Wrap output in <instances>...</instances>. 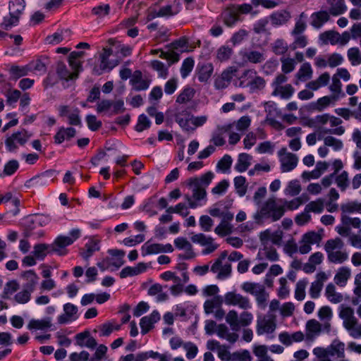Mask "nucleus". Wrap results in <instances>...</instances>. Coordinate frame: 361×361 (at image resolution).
<instances>
[{
	"instance_id": "nucleus-62",
	"label": "nucleus",
	"mask_w": 361,
	"mask_h": 361,
	"mask_svg": "<svg viewBox=\"0 0 361 361\" xmlns=\"http://www.w3.org/2000/svg\"><path fill=\"white\" fill-rule=\"evenodd\" d=\"M301 191V186L300 183L297 180H293L289 182L287 188H286L285 192L286 195L290 196H296Z\"/></svg>"
},
{
	"instance_id": "nucleus-34",
	"label": "nucleus",
	"mask_w": 361,
	"mask_h": 361,
	"mask_svg": "<svg viewBox=\"0 0 361 361\" xmlns=\"http://www.w3.org/2000/svg\"><path fill=\"white\" fill-rule=\"evenodd\" d=\"M195 90L189 86H186L178 94L176 102L179 104H185L190 101L195 96Z\"/></svg>"
},
{
	"instance_id": "nucleus-30",
	"label": "nucleus",
	"mask_w": 361,
	"mask_h": 361,
	"mask_svg": "<svg viewBox=\"0 0 361 361\" xmlns=\"http://www.w3.org/2000/svg\"><path fill=\"white\" fill-rule=\"evenodd\" d=\"M241 288L243 291L255 296L264 290L265 287L264 285L258 283L244 282L241 285Z\"/></svg>"
},
{
	"instance_id": "nucleus-51",
	"label": "nucleus",
	"mask_w": 361,
	"mask_h": 361,
	"mask_svg": "<svg viewBox=\"0 0 361 361\" xmlns=\"http://www.w3.org/2000/svg\"><path fill=\"white\" fill-rule=\"evenodd\" d=\"M335 182L341 191H345L349 185L348 173L343 171L335 177Z\"/></svg>"
},
{
	"instance_id": "nucleus-43",
	"label": "nucleus",
	"mask_w": 361,
	"mask_h": 361,
	"mask_svg": "<svg viewBox=\"0 0 361 361\" xmlns=\"http://www.w3.org/2000/svg\"><path fill=\"white\" fill-rule=\"evenodd\" d=\"M246 179L244 176H240L234 178V186L236 192L239 196L243 197L246 194L247 185Z\"/></svg>"
},
{
	"instance_id": "nucleus-39",
	"label": "nucleus",
	"mask_w": 361,
	"mask_h": 361,
	"mask_svg": "<svg viewBox=\"0 0 361 361\" xmlns=\"http://www.w3.org/2000/svg\"><path fill=\"white\" fill-rule=\"evenodd\" d=\"M243 59L252 63H259L265 60L264 54L258 51L245 52L243 55Z\"/></svg>"
},
{
	"instance_id": "nucleus-18",
	"label": "nucleus",
	"mask_w": 361,
	"mask_h": 361,
	"mask_svg": "<svg viewBox=\"0 0 361 361\" xmlns=\"http://www.w3.org/2000/svg\"><path fill=\"white\" fill-rule=\"evenodd\" d=\"M190 113L185 109L175 114V121L184 130H194V128L190 126Z\"/></svg>"
},
{
	"instance_id": "nucleus-48",
	"label": "nucleus",
	"mask_w": 361,
	"mask_h": 361,
	"mask_svg": "<svg viewBox=\"0 0 361 361\" xmlns=\"http://www.w3.org/2000/svg\"><path fill=\"white\" fill-rule=\"evenodd\" d=\"M233 54V49L228 45L220 47L216 51V58L220 61L228 60Z\"/></svg>"
},
{
	"instance_id": "nucleus-31",
	"label": "nucleus",
	"mask_w": 361,
	"mask_h": 361,
	"mask_svg": "<svg viewBox=\"0 0 361 361\" xmlns=\"http://www.w3.org/2000/svg\"><path fill=\"white\" fill-rule=\"evenodd\" d=\"M223 300L221 296H214L210 300H207L204 303V310L206 314H209L213 313L214 310L220 307L222 305Z\"/></svg>"
},
{
	"instance_id": "nucleus-38",
	"label": "nucleus",
	"mask_w": 361,
	"mask_h": 361,
	"mask_svg": "<svg viewBox=\"0 0 361 361\" xmlns=\"http://www.w3.org/2000/svg\"><path fill=\"white\" fill-rule=\"evenodd\" d=\"M338 99V96L332 94L331 96H324L318 99L317 102L316 109L319 111H323L325 108L329 106L331 103H334Z\"/></svg>"
},
{
	"instance_id": "nucleus-61",
	"label": "nucleus",
	"mask_w": 361,
	"mask_h": 361,
	"mask_svg": "<svg viewBox=\"0 0 361 361\" xmlns=\"http://www.w3.org/2000/svg\"><path fill=\"white\" fill-rule=\"evenodd\" d=\"M18 168L19 164L17 160H10L5 164L3 173L1 174V176H11L18 170Z\"/></svg>"
},
{
	"instance_id": "nucleus-40",
	"label": "nucleus",
	"mask_w": 361,
	"mask_h": 361,
	"mask_svg": "<svg viewBox=\"0 0 361 361\" xmlns=\"http://www.w3.org/2000/svg\"><path fill=\"white\" fill-rule=\"evenodd\" d=\"M324 200L321 198L317 199L315 201H312L306 205L305 212L307 213H322L324 210Z\"/></svg>"
},
{
	"instance_id": "nucleus-32",
	"label": "nucleus",
	"mask_w": 361,
	"mask_h": 361,
	"mask_svg": "<svg viewBox=\"0 0 361 361\" xmlns=\"http://www.w3.org/2000/svg\"><path fill=\"white\" fill-rule=\"evenodd\" d=\"M311 17L312 19L311 25L317 29L320 28L329 19V14L326 11L314 13Z\"/></svg>"
},
{
	"instance_id": "nucleus-45",
	"label": "nucleus",
	"mask_w": 361,
	"mask_h": 361,
	"mask_svg": "<svg viewBox=\"0 0 361 361\" xmlns=\"http://www.w3.org/2000/svg\"><path fill=\"white\" fill-rule=\"evenodd\" d=\"M341 209L342 211V214L354 213V212H360L361 213V203H358L357 202H350L346 204H343L341 206Z\"/></svg>"
},
{
	"instance_id": "nucleus-29",
	"label": "nucleus",
	"mask_w": 361,
	"mask_h": 361,
	"mask_svg": "<svg viewBox=\"0 0 361 361\" xmlns=\"http://www.w3.org/2000/svg\"><path fill=\"white\" fill-rule=\"evenodd\" d=\"M252 157L246 153L239 154L235 169L240 173L245 171L250 166Z\"/></svg>"
},
{
	"instance_id": "nucleus-24",
	"label": "nucleus",
	"mask_w": 361,
	"mask_h": 361,
	"mask_svg": "<svg viewBox=\"0 0 361 361\" xmlns=\"http://www.w3.org/2000/svg\"><path fill=\"white\" fill-rule=\"evenodd\" d=\"M76 130L73 128H61L54 135V141L56 144L62 143L65 140H70L75 137Z\"/></svg>"
},
{
	"instance_id": "nucleus-9",
	"label": "nucleus",
	"mask_w": 361,
	"mask_h": 361,
	"mask_svg": "<svg viewBox=\"0 0 361 361\" xmlns=\"http://www.w3.org/2000/svg\"><path fill=\"white\" fill-rule=\"evenodd\" d=\"M276 327L275 317L267 314L259 317L257 321V333L258 335L273 333Z\"/></svg>"
},
{
	"instance_id": "nucleus-25",
	"label": "nucleus",
	"mask_w": 361,
	"mask_h": 361,
	"mask_svg": "<svg viewBox=\"0 0 361 361\" xmlns=\"http://www.w3.org/2000/svg\"><path fill=\"white\" fill-rule=\"evenodd\" d=\"M294 92L295 90L293 87L290 84H287L286 85L275 87L271 94L273 96H279L283 99H288L293 96Z\"/></svg>"
},
{
	"instance_id": "nucleus-54",
	"label": "nucleus",
	"mask_w": 361,
	"mask_h": 361,
	"mask_svg": "<svg viewBox=\"0 0 361 361\" xmlns=\"http://www.w3.org/2000/svg\"><path fill=\"white\" fill-rule=\"evenodd\" d=\"M18 288L19 284L16 281H10L6 283L1 297L4 299H8L9 296L17 291Z\"/></svg>"
},
{
	"instance_id": "nucleus-10",
	"label": "nucleus",
	"mask_w": 361,
	"mask_h": 361,
	"mask_svg": "<svg viewBox=\"0 0 361 361\" xmlns=\"http://www.w3.org/2000/svg\"><path fill=\"white\" fill-rule=\"evenodd\" d=\"M99 250L100 240L94 238H90L85 244L84 247L80 249L79 255L84 260L88 261L94 253Z\"/></svg>"
},
{
	"instance_id": "nucleus-37",
	"label": "nucleus",
	"mask_w": 361,
	"mask_h": 361,
	"mask_svg": "<svg viewBox=\"0 0 361 361\" xmlns=\"http://www.w3.org/2000/svg\"><path fill=\"white\" fill-rule=\"evenodd\" d=\"M162 244L147 241L142 246V252L143 255L158 254L162 252Z\"/></svg>"
},
{
	"instance_id": "nucleus-8",
	"label": "nucleus",
	"mask_w": 361,
	"mask_h": 361,
	"mask_svg": "<svg viewBox=\"0 0 361 361\" xmlns=\"http://www.w3.org/2000/svg\"><path fill=\"white\" fill-rule=\"evenodd\" d=\"M224 302L228 305L237 306L242 310L250 309V299L235 291L228 292L224 295Z\"/></svg>"
},
{
	"instance_id": "nucleus-59",
	"label": "nucleus",
	"mask_w": 361,
	"mask_h": 361,
	"mask_svg": "<svg viewBox=\"0 0 361 361\" xmlns=\"http://www.w3.org/2000/svg\"><path fill=\"white\" fill-rule=\"evenodd\" d=\"M45 184V176L44 173L39 176H34L25 183V186L27 188H39L43 187Z\"/></svg>"
},
{
	"instance_id": "nucleus-21",
	"label": "nucleus",
	"mask_w": 361,
	"mask_h": 361,
	"mask_svg": "<svg viewBox=\"0 0 361 361\" xmlns=\"http://www.w3.org/2000/svg\"><path fill=\"white\" fill-rule=\"evenodd\" d=\"M43 219L44 216L41 214L30 215L23 219V224L27 229L32 231L37 227L42 226Z\"/></svg>"
},
{
	"instance_id": "nucleus-3",
	"label": "nucleus",
	"mask_w": 361,
	"mask_h": 361,
	"mask_svg": "<svg viewBox=\"0 0 361 361\" xmlns=\"http://www.w3.org/2000/svg\"><path fill=\"white\" fill-rule=\"evenodd\" d=\"M214 177V173L208 171L200 178H190L188 180V185L192 189L193 201L199 203L200 201L206 199V188L211 183Z\"/></svg>"
},
{
	"instance_id": "nucleus-36",
	"label": "nucleus",
	"mask_w": 361,
	"mask_h": 361,
	"mask_svg": "<svg viewBox=\"0 0 361 361\" xmlns=\"http://www.w3.org/2000/svg\"><path fill=\"white\" fill-rule=\"evenodd\" d=\"M350 276V269L347 267H342L338 270L334 277L335 283L340 286H344Z\"/></svg>"
},
{
	"instance_id": "nucleus-49",
	"label": "nucleus",
	"mask_w": 361,
	"mask_h": 361,
	"mask_svg": "<svg viewBox=\"0 0 361 361\" xmlns=\"http://www.w3.org/2000/svg\"><path fill=\"white\" fill-rule=\"evenodd\" d=\"M343 242L339 238H336L335 239H331L326 241L324 249L326 253L331 252L332 251L338 250H341L343 247Z\"/></svg>"
},
{
	"instance_id": "nucleus-1",
	"label": "nucleus",
	"mask_w": 361,
	"mask_h": 361,
	"mask_svg": "<svg viewBox=\"0 0 361 361\" xmlns=\"http://www.w3.org/2000/svg\"><path fill=\"white\" fill-rule=\"evenodd\" d=\"M283 200L272 196L263 202L255 215V219H269L271 221L279 220L285 213Z\"/></svg>"
},
{
	"instance_id": "nucleus-41",
	"label": "nucleus",
	"mask_w": 361,
	"mask_h": 361,
	"mask_svg": "<svg viewBox=\"0 0 361 361\" xmlns=\"http://www.w3.org/2000/svg\"><path fill=\"white\" fill-rule=\"evenodd\" d=\"M308 283V281L306 279H303L297 282L295 290V298L301 301L305 298V288Z\"/></svg>"
},
{
	"instance_id": "nucleus-42",
	"label": "nucleus",
	"mask_w": 361,
	"mask_h": 361,
	"mask_svg": "<svg viewBox=\"0 0 361 361\" xmlns=\"http://www.w3.org/2000/svg\"><path fill=\"white\" fill-rule=\"evenodd\" d=\"M111 7L108 4H103L94 6L92 9V14L96 16L97 18H103L110 13Z\"/></svg>"
},
{
	"instance_id": "nucleus-52",
	"label": "nucleus",
	"mask_w": 361,
	"mask_h": 361,
	"mask_svg": "<svg viewBox=\"0 0 361 361\" xmlns=\"http://www.w3.org/2000/svg\"><path fill=\"white\" fill-rule=\"evenodd\" d=\"M271 49L275 54L282 55L288 51V47L283 39H279L271 44Z\"/></svg>"
},
{
	"instance_id": "nucleus-19",
	"label": "nucleus",
	"mask_w": 361,
	"mask_h": 361,
	"mask_svg": "<svg viewBox=\"0 0 361 361\" xmlns=\"http://www.w3.org/2000/svg\"><path fill=\"white\" fill-rule=\"evenodd\" d=\"M113 50L111 48H104L102 53L100 54V69L102 71H111L116 65L117 63L109 61V57L112 55Z\"/></svg>"
},
{
	"instance_id": "nucleus-12",
	"label": "nucleus",
	"mask_w": 361,
	"mask_h": 361,
	"mask_svg": "<svg viewBox=\"0 0 361 361\" xmlns=\"http://www.w3.org/2000/svg\"><path fill=\"white\" fill-rule=\"evenodd\" d=\"M150 82L151 80L143 78L142 73L140 71H135L130 80V84L135 91L147 90L149 87Z\"/></svg>"
},
{
	"instance_id": "nucleus-35",
	"label": "nucleus",
	"mask_w": 361,
	"mask_h": 361,
	"mask_svg": "<svg viewBox=\"0 0 361 361\" xmlns=\"http://www.w3.org/2000/svg\"><path fill=\"white\" fill-rule=\"evenodd\" d=\"M330 4L329 12L333 16L341 15L347 9L344 0H330Z\"/></svg>"
},
{
	"instance_id": "nucleus-26",
	"label": "nucleus",
	"mask_w": 361,
	"mask_h": 361,
	"mask_svg": "<svg viewBox=\"0 0 361 361\" xmlns=\"http://www.w3.org/2000/svg\"><path fill=\"white\" fill-rule=\"evenodd\" d=\"M308 200L309 197L307 194H302L300 197H295L290 201L283 200L282 204L284 205L285 209L286 207L289 210H295L297 209L301 204L307 202Z\"/></svg>"
},
{
	"instance_id": "nucleus-33",
	"label": "nucleus",
	"mask_w": 361,
	"mask_h": 361,
	"mask_svg": "<svg viewBox=\"0 0 361 361\" xmlns=\"http://www.w3.org/2000/svg\"><path fill=\"white\" fill-rule=\"evenodd\" d=\"M327 256L329 261L335 264H341L348 257V253L341 250L329 252L327 253Z\"/></svg>"
},
{
	"instance_id": "nucleus-4",
	"label": "nucleus",
	"mask_w": 361,
	"mask_h": 361,
	"mask_svg": "<svg viewBox=\"0 0 361 361\" xmlns=\"http://www.w3.org/2000/svg\"><path fill=\"white\" fill-rule=\"evenodd\" d=\"M313 353L317 358L314 361H332L330 357L334 356L338 358H344L345 357V344L338 339H334L326 348H314Z\"/></svg>"
},
{
	"instance_id": "nucleus-53",
	"label": "nucleus",
	"mask_w": 361,
	"mask_h": 361,
	"mask_svg": "<svg viewBox=\"0 0 361 361\" xmlns=\"http://www.w3.org/2000/svg\"><path fill=\"white\" fill-rule=\"evenodd\" d=\"M338 32L334 31H326L319 35L320 40L325 44L329 42L331 44L338 43Z\"/></svg>"
},
{
	"instance_id": "nucleus-27",
	"label": "nucleus",
	"mask_w": 361,
	"mask_h": 361,
	"mask_svg": "<svg viewBox=\"0 0 361 361\" xmlns=\"http://www.w3.org/2000/svg\"><path fill=\"white\" fill-rule=\"evenodd\" d=\"M325 295L332 303L337 304L343 301L341 293L336 291V286L333 283H329L326 287Z\"/></svg>"
},
{
	"instance_id": "nucleus-44",
	"label": "nucleus",
	"mask_w": 361,
	"mask_h": 361,
	"mask_svg": "<svg viewBox=\"0 0 361 361\" xmlns=\"http://www.w3.org/2000/svg\"><path fill=\"white\" fill-rule=\"evenodd\" d=\"M348 59L353 66L361 64V54L359 48L352 47L348 50Z\"/></svg>"
},
{
	"instance_id": "nucleus-14",
	"label": "nucleus",
	"mask_w": 361,
	"mask_h": 361,
	"mask_svg": "<svg viewBox=\"0 0 361 361\" xmlns=\"http://www.w3.org/2000/svg\"><path fill=\"white\" fill-rule=\"evenodd\" d=\"M54 72L61 78V80L68 81L78 78V73L70 72L64 61L59 60L54 67Z\"/></svg>"
},
{
	"instance_id": "nucleus-28",
	"label": "nucleus",
	"mask_w": 361,
	"mask_h": 361,
	"mask_svg": "<svg viewBox=\"0 0 361 361\" xmlns=\"http://www.w3.org/2000/svg\"><path fill=\"white\" fill-rule=\"evenodd\" d=\"M330 80V75L328 73H322L317 80L309 82L307 87L312 90H317L322 87L328 85Z\"/></svg>"
},
{
	"instance_id": "nucleus-50",
	"label": "nucleus",
	"mask_w": 361,
	"mask_h": 361,
	"mask_svg": "<svg viewBox=\"0 0 361 361\" xmlns=\"http://www.w3.org/2000/svg\"><path fill=\"white\" fill-rule=\"evenodd\" d=\"M312 75V69L309 63H304L298 71L296 76L299 80H305L310 78Z\"/></svg>"
},
{
	"instance_id": "nucleus-11",
	"label": "nucleus",
	"mask_w": 361,
	"mask_h": 361,
	"mask_svg": "<svg viewBox=\"0 0 361 361\" xmlns=\"http://www.w3.org/2000/svg\"><path fill=\"white\" fill-rule=\"evenodd\" d=\"M231 264L226 263L223 264V262L220 259H216L211 267V271L217 274V279L220 280L225 279L230 276L231 274Z\"/></svg>"
},
{
	"instance_id": "nucleus-2",
	"label": "nucleus",
	"mask_w": 361,
	"mask_h": 361,
	"mask_svg": "<svg viewBox=\"0 0 361 361\" xmlns=\"http://www.w3.org/2000/svg\"><path fill=\"white\" fill-rule=\"evenodd\" d=\"M80 236L81 231L79 228L71 230L68 235H59L51 244L47 245V254L54 253L59 256L66 255L68 252L66 247L71 245Z\"/></svg>"
},
{
	"instance_id": "nucleus-58",
	"label": "nucleus",
	"mask_w": 361,
	"mask_h": 361,
	"mask_svg": "<svg viewBox=\"0 0 361 361\" xmlns=\"http://www.w3.org/2000/svg\"><path fill=\"white\" fill-rule=\"evenodd\" d=\"M176 13L172 11V6L167 5L161 7L159 11H153L150 13L149 16L151 18H155L159 17H168L175 15Z\"/></svg>"
},
{
	"instance_id": "nucleus-13",
	"label": "nucleus",
	"mask_w": 361,
	"mask_h": 361,
	"mask_svg": "<svg viewBox=\"0 0 361 361\" xmlns=\"http://www.w3.org/2000/svg\"><path fill=\"white\" fill-rule=\"evenodd\" d=\"M214 71L212 63H199L196 68V75L201 82H207Z\"/></svg>"
},
{
	"instance_id": "nucleus-22",
	"label": "nucleus",
	"mask_w": 361,
	"mask_h": 361,
	"mask_svg": "<svg viewBox=\"0 0 361 361\" xmlns=\"http://www.w3.org/2000/svg\"><path fill=\"white\" fill-rule=\"evenodd\" d=\"M10 74V79L18 80V78L27 75L30 72V68L27 65L20 66L17 65H12L8 70Z\"/></svg>"
},
{
	"instance_id": "nucleus-23",
	"label": "nucleus",
	"mask_w": 361,
	"mask_h": 361,
	"mask_svg": "<svg viewBox=\"0 0 361 361\" xmlns=\"http://www.w3.org/2000/svg\"><path fill=\"white\" fill-rule=\"evenodd\" d=\"M291 18L290 13L283 10L275 12L270 16V20L274 25H281L286 23Z\"/></svg>"
},
{
	"instance_id": "nucleus-6",
	"label": "nucleus",
	"mask_w": 361,
	"mask_h": 361,
	"mask_svg": "<svg viewBox=\"0 0 361 361\" xmlns=\"http://www.w3.org/2000/svg\"><path fill=\"white\" fill-rule=\"evenodd\" d=\"M31 136L25 129L18 130L8 137L5 140L6 148L8 152H14L17 148V144L25 145Z\"/></svg>"
},
{
	"instance_id": "nucleus-20",
	"label": "nucleus",
	"mask_w": 361,
	"mask_h": 361,
	"mask_svg": "<svg viewBox=\"0 0 361 361\" xmlns=\"http://www.w3.org/2000/svg\"><path fill=\"white\" fill-rule=\"evenodd\" d=\"M21 278L25 281L23 287L28 288L30 290H34L35 285L38 283V276L33 270L23 271L20 274Z\"/></svg>"
},
{
	"instance_id": "nucleus-60",
	"label": "nucleus",
	"mask_w": 361,
	"mask_h": 361,
	"mask_svg": "<svg viewBox=\"0 0 361 361\" xmlns=\"http://www.w3.org/2000/svg\"><path fill=\"white\" fill-rule=\"evenodd\" d=\"M265 80L260 76H255L248 83L247 86L250 87L252 92L257 90H262L265 87Z\"/></svg>"
},
{
	"instance_id": "nucleus-56",
	"label": "nucleus",
	"mask_w": 361,
	"mask_h": 361,
	"mask_svg": "<svg viewBox=\"0 0 361 361\" xmlns=\"http://www.w3.org/2000/svg\"><path fill=\"white\" fill-rule=\"evenodd\" d=\"M194 64L195 61L191 57H188L183 61L180 68V75L183 78H185L187 76H188V75L193 69Z\"/></svg>"
},
{
	"instance_id": "nucleus-57",
	"label": "nucleus",
	"mask_w": 361,
	"mask_h": 361,
	"mask_svg": "<svg viewBox=\"0 0 361 361\" xmlns=\"http://www.w3.org/2000/svg\"><path fill=\"white\" fill-rule=\"evenodd\" d=\"M325 146L331 147L334 151H339L343 147V142L333 136H327L324 138Z\"/></svg>"
},
{
	"instance_id": "nucleus-63",
	"label": "nucleus",
	"mask_w": 361,
	"mask_h": 361,
	"mask_svg": "<svg viewBox=\"0 0 361 361\" xmlns=\"http://www.w3.org/2000/svg\"><path fill=\"white\" fill-rule=\"evenodd\" d=\"M32 290H30L28 288H24L20 292H18L14 296V300L16 302L20 304H25L30 301V295Z\"/></svg>"
},
{
	"instance_id": "nucleus-17",
	"label": "nucleus",
	"mask_w": 361,
	"mask_h": 361,
	"mask_svg": "<svg viewBox=\"0 0 361 361\" xmlns=\"http://www.w3.org/2000/svg\"><path fill=\"white\" fill-rule=\"evenodd\" d=\"M317 279L312 283L310 288V297L313 299L318 298L323 288V283L327 277L324 272H320L317 274Z\"/></svg>"
},
{
	"instance_id": "nucleus-47",
	"label": "nucleus",
	"mask_w": 361,
	"mask_h": 361,
	"mask_svg": "<svg viewBox=\"0 0 361 361\" xmlns=\"http://www.w3.org/2000/svg\"><path fill=\"white\" fill-rule=\"evenodd\" d=\"M226 321L230 325L232 330H239V319L235 310H230L226 316Z\"/></svg>"
},
{
	"instance_id": "nucleus-5",
	"label": "nucleus",
	"mask_w": 361,
	"mask_h": 361,
	"mask_svg": "<svg viewBox=\"0 0 361 361\" xmlns=\"http://www.w3.org/2000/svg\"><path fill=\"white\" fill-rule=\"evenodd\" d=\"M25 1L24 0H11L9 1V17H4L1 27L5 30H8L12 26L18 23L19 16L24 11Z\"/></svg>"
},
{
	"instance_id": "nucleus-46",
	"label": "nucleus",
	"mask_w": 361,
	"mask_h": 361,
	"mask_svg": "<svg viewBox=\"0 0 361 361\" xmlns=\"http://www.w3.org/2000/svg\"><path fill=\"white\" fill-rule=\"evenodd\" d=\"M27 328L32 333H37L38 331H44L45 330V319H30L28 323Z\"/></svg>"
},
{
	"instance_id": "nucleus-64",
	"label": "nucleus",
	"mask_w": 361,
	"mask_h": 361,
	"mask_svg": "<svg viewBox=\"0 0 361 361\" xmlns=\"http://www.w3.org/2000/svg\"><path fill=\"white\" fill-rule=\"evenodd\" d=\"M252 357L247 350L236 351L232 353L231 361H251Z\"/></svg>"
},
{
	"instance_id": "nucleus-55",
	"label": "nucleus",
	"mask_w": 361,
	"mask_h": 361,
	"mask_svg": "<svg viewBox=\"0 0 361 361\" xmlns=\"http://www.w3.org/2000/svg\"><path fill=\"white\" fill-rule=\"evenodd\" d=\"M151 67L153 70L158 72L159 77L166 78L168 76V68L161 61L158 60L152 61Z\"/></svg>"
},
{
	"instance_id": "nucleus-15",
	"label": "nucleus",
	"mask_w": 361,
	"mask_h": 361,
	"mask_svg": "<svg viewBox=\"0 0 361 361\" xmlns=\"http://www.w3.org/2000/svg\"><path fill=\"white\" fill-rule=\"evenodd\" d=\"M219 19L228 27H231L239 20V15L232 5L222 12Z\"/></svg>"
},
{
	"instance_id": "nucleus-16",
	"label": "nucleus",
	"mask_w": 361,
	"mask_h": 361,
	"mask_svg": "<svg viewBox=\"0 0 361 361\" xmlns=\"http://www.w3.org/2000/svg\"><path fill=\"white\" fill-rule=\"evenodd\" d=\"M306 334L307 341H313L322 331V325L316 319H310L306 323Z\"/></svg>"
},
{
	"instance_id": "nucleus-7",
	"label": "nucleus",
	"mask_w": 361,
	"mask_h": 361,
	"mask_svg": "<svg viewBox=\"0 0 361 361\" xmlns=\"http://www.w3.org/2000/svg\"><path fill=\"white\" fill-rule=\"evenodd\" d=\"M278 155L280 157L281 172H289L297 166L298 157L295 154L287 152L286 147L281 148L278 152Z\"/></svg>"
}]
</instances>
